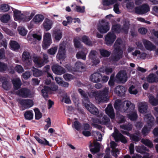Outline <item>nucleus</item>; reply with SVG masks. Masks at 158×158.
Returning a JSON list of instances; mask_svg holds the SVG:
<instances>
[{
    "mask_svg": "<svg viewBox=\"0 0 158 158\" xmlns=\"http://www.w3.org/2000/svg\"><path fill=\"white\" fill-rule=\"evenodd\" d=\"M114 107L116 110L122 112L133 110L135 105L129 101L123 102L121 100H116L114 104Z\"/></svg>",
    "mask_w": 158,
    "mask_h": 158,
    "instance_id": "1",
    "label": "nucleus"
},
{
    "mask_svg": "<svg viewBox=\"0 0 158 158\" xmlns=\"http://www.w3.org/2000/svg\"><path fill=\"white\" fill-rule=\"evenodd\" d=\"M78 91L83 98V104L86 109L91 114L98 115L99 113L98 109L89 102L88 97L84 91L81 89H78Z\"/></svg>",
    "mask_w": 158,
    "mask_h": 158,
    "instance_id": "2",
    "label": "nucleus"
},
{
    "mask_svg": "<svg viewBox=\"0 0 158 158\" xmlns=\"http://www.w3.org/2000/svg\"><path fill=\"white\" fill-rule=\"evenodd\" d=\"M109 88H105L99 92H91L88 94L89 97L91 98L95 97L96 100L99 102H107L109 99L108 94Z\"/></svg>",
    "mask_w": 158,
    "mask_h": 158,
    "instance_id": "3",
    "label": "nucleus"
},
{
    "mask_svg": "<svg viewBox=\"0 0 158 158\" xmlns=\"http://www.w3.org/2000/svg\"><path fill=\"white\" fill-rule=\"evenodd\" d=\"M144 119L147 122L148 127L144 126L142 129V133L143 135L146 136L153 126L154 119L150 114H147L145 116Z\"/></svg>",
    "mask_w": 158,
    "mask_h": 158,
    "instance_id": "4",
    "label": "nucleus"
},
{
    "mask_svg": "<svg viewBox=\"0 0 158 158\" xmlns=\"http://www.w3.org/2000/svg\"><path fill=\"white\" fill-rule=\"evenodd\" d=\"M17 95L23 98H32L34 95V93L29 89L26 88H21L16 93Z\"/></svg>",
    "mask_w": 158,
    "mask_h": 158,
    "instance_id": "5",
    "label": "nucleus"
},
{
    "mask_svg": "<svg viewBox=\"0 0 158 158\" xmlns=\"http://www.w3.org/2000/svg\"><path fill=\"white\" fill-rule=\"evenodd\" d=\"M116 39V36L113 32L110 31L105 36V43L107 45L111 46Z\"/></svg>",
    "mask_w": 158,
    "mask_h": 158,
    "instance_id": "6",
    "label": "nucleus"
},
{
    "mask_svg": "<svg viewBox=\"0 0 158 158\" xmlns=\"http://www.w3.org/2000/svg\"><path fill=\"white\" fill-rule=\"evenodd\" d=\"M98 31L102 33H106L110 29L109 23L107 21L102 20L98 27Z\"/></svg>",
    "mask_w": 158,
    "mask_h": 158,
    "instance_id": "7",
    "label": "nucleus"
},
{
    "mask_svg": "<svg viewBox=\"0 0 158 158\" xmlns=\"http://www.w3.org/2000/svg\"><path fill=\"white\" fill-rule=\"evenodd\" d=\"M112 136L116 141L120 140L122 142L124 143H126L127 142L125 138L115 128L114 132L112 134Z\"/></svg>",
    "mask_w": 158,
    "mask_h": 158,
    "instance_id": "8",
    "label": "nucleus"
},
{
    "mask_svg": "<svg viewBox=\"0 0 158 158\" xmlns=\"http://www.w3.org/2000/svg\"><path fill=\"white\" fill-rule=\"evenodd\" d=\"M150 10V8L147 4H144L141 6L136 7L135 9V11L136 13L142 15L146 13Z\"/></svg>",
    "mask_w": 158,
    "mask_h": 158,
    "instance_id": "9",
    "label": "nucleus"
},
{
    "mask_svg": "<svg viewBox=\"0 0 158 158\" xmlns=\"http://www.w3.org/2000/svg\"><path fill=\"white\" fill-rule=\"evenodd\" d=\"M123 54L122 49H114L112 56V60L114 61H117L122 58Z\"/></svg>",
    "mask_w": 158,
    "mask_h": 158,
    "instance_id": "10",
    "label": "nucleus"
},
{
    "mask_svg": "<svg viewBox=\"0 0 158 158\" xmlns=\"http://www.w3.org/2000/svg\"><path fill=\"white\" fill-rule=\"evenodd\" d=\"M52 69L54 73L58 75H62L66 72L64 68L58 64L53 65L52 67Z\"/></svg>",
    "mask_w": 158,
    "mask_h": 158,
    "instance_id": "11",
    "label": "nucleus"
},
{
    "mask_svg": "<svg viewBox=\"0 0 158 158\" xmlns=\"http://www.w3.org/2000/svg\"><path fill=\"white\" fill-rule=\"evenodd\" d=\"M65 45L64 44H61L57 54V57L60 60H63L66 57Z\"/></svg>",
    "mask_w": 158,
    "mask_h": 158,
    "instance_id": "12",
    "label": "nucleus"
},
{
    "mask_svg": "<svg viewBox=\"0 0 158 158\" xmlns=\"http://www.w3.org/2000/svg\"><path fill=\"white\" fill-rule=\"evenodd\" d=\"M116 78L117 81L122 83H124L127 80V76L126 73L124 71H121L118 72L116 76ZM117 81L116 80H115Z\"/></svg>",
    "mask_w": 158,
    "mask_h": 158,
    "instance_id": "13",
    "label": "nucleus"
},
{
    "mask_svg": "<svg viewBox=\"0 0 158 158\" xmlns=\"http://www.w3.org/2000/svg\"><path fill=\"white\" fill-rule=\"evenodd\" d=\"M139 111L141 113L147 112L148 106V103L145 102H139L138 104Z\"/></svg>",
    "mask_w": 158,
    "mask_h": 158,
    "instance_id": "14",
    "label": "nucleus"
},
{
    "mask_svg": "<svg viewBox=\"0 0 158 158\" xmlns=\"http://www.w3.org/2000/svg\"><path fill=\"white\" fill-rule=\"evenodd\" d=\"M142 42L146 49L150 51H152L156 49V46L154 45L150 41L144 39L143 40Z\"/></svg>",
    "mask_w": 158,
    "mask_h": 158,
    "instance_id": "15",
    "label": "nucleus"
},
{
    "mask_svg": "<svg viewBox=\"0 0 158 158\" xmlns=\"http://www.w3.org/2000/svg\"><path fill=\"white\" fill-rule=\"evenodd\" d=\"M34 15V14L32 13L30 14L28 12H25L22 14L20 20L25 22L28 21L31 19Z\"/></svg>",
    "mask_w": 158,
    "mask_h": 158,
    "instance_id": "16",
    "label": "nucleus"
},
{
    "mask_svg": "<svg viewBox=\"0 0 158 158\" xmlns=\"http://www.w3.org/2000/svg\"><path fill=\"white\" fill-rule=\"evenodd\" d=\"M102 77V75L98 73H94L91 75L90 77L91 81L94 83L99 82Z\"/></svg>",
    "mask_w": 158,
    "mask_h": 158,
    "instance_id": "17",
    "label": "nucleus"
},
{
    "mask_svg": "<svg viewBox=\"0 0 158 158\" xmlns=\"http://www.w3.org/2000/svg\"><path fill=\"white\" fill-rule=\"evenodd\" d=\"M21 104L25 109L29 108L34 105L32 100L29 99H23L21 102Z\"/></svg>",
    "mask_w": 158,
    "mask_h": 158,
    "instance_id": "18",
    "label": "nucleus"
},
{
    "mask_svg": "<svg viewBox=\"0 0 158 158\" xmlns=\"http://www.w3.org/2000/svg\"><path fill=\"white\" fill-rule=\"evenodd\" d=\"M106 113L110 117L113 119L115 117V113L112 105L109 104L105 109Z\"/></svg>",
    "mask_w": 158,
    "mask_h": 158,
    "instance_id": "19",
    "label": "nucleus"
},
{
    "mask_svg": "<svg viewBox=\"0 0 158 158\" xmlns=\"http://www.w3.org/2000/svg\"><path fill=\"white\" fill-rule=\"evenodd\" d=\"M22 58L23 60L28 65L31 64L32 63L31 56L28 52H23L22 56Z\"/></svg>",
    "mask_w": 158,
    "mask_h": 158,
    "instance_id": "20",
    "label": "nucleus"
},
{
    "mask_svg": "<svg viewBox=\"0 0 158 158\" xmlns=\"http://www.w3.org/2000/svg\"><path fill=\"white\" fill-rule=\"evenodd\" d=\"M33 60L35 64L38 67L43 66L45 63L43 59L39 56H34L33 58Z\"/></svg>",
    "mask_w": 158,
    "mask_h": 158,
    "instance_id": "21",
    "label": "nucleus"
},
{
    "mask_svg": "<svg viewBox=\"0 0 158 158\" xmlns=\"http://www.w3.org/2000/svg\"><path fill=\"white\" fill-rule=\"evenodd\" d=\"M126 90V89L123 86L119 85L115 88L114 92L118 95L122 96L124 94Z\"/></svg>",
    "mask_w": 158,
    "mask_h": 158,
    "instance_id": "22",
    "label": "nucleus"
},
{
    "mask_svg": "<svg viewBox=\"0 0 158 158\" xmlns=\"http://www.w3.org/2000/svg\"><path fill=\"white\" fill-rule=\"evenodd\" d=\"M53 35L55 40L58 42L62 37V32L60 30L57 29L53 31Z\"/></svg>",
    "mask_w": 158,
    "mask_h": 158,
    "instance_id": "23",
    "label": "nucleus"
},
{
    "mask_svg": "<svg viewBox=\"0 0 158 158\" xmlns=\"http://www.w3.org/2000/svg\"><path fill=\"white\" fill-rule=\"evenodd\" d=\"M52 21L49 19H47L45 20L43 25L46 31H48L52 28Z\"/></svg>",
    "mask_w": 158,
    "mask_h": 158,
    "instance_id": "24",
    "label": "nucleus"
},
{
    "mask_svg": "<svg viewBox=\"0 0 158 158\" xmlns=\"http://www.w3.org/2000/svg\"><path fill=\"white\" fill-rule=\"evenodd\" d=\"M147 80L150 83H153L158 81V78L154 74H150L147 77Z\"/></svg>",
    "mask_w": 158,
    "mask_h": 158,
    "instance_id": "25",
    "label": "nucleus"
},
{
    "mask_svg": "<svg viewBox=\"0 0 158 158\" xmlns=\"http://www.w3.org/2000/svg\"><path fill=\"white\" fill-rule=\"evenodd\" d=\"M96 122L101 124L108 125H109L110 123V120L107 116H105L103 117L102 120L98 119L96 120Z\"/></svg>",
    "mask_w": 158,
    "mask_h": 158,
    "instance_id": "26",
    "label": "nucleus"
},
{
    "mask_svg": "<svg viewBox=\"0 0 158 158\" xmlns=\"http://www.w3.org/2000/svg\"><path fill=\"white\" fill-rule=\"evenodd\" d=\"M93 144L95 147L93 148H90V151L92 153L94 154L95 153L98 152L99 151L100 145L99 143L95 141L93 142Z\"/></svg>",
    "mask_w": 158,
    "mask_h": 158,
    "instance_id": "27",
    "label": "nucleus"
},
{
    "mask_svg": "<svg viewBox=\"0 0 158 158\" xmlns=\"http://www.w3.org/2000/svg\"><path fill=\"white\" fill-rule=\"evenodd\" d=\"M12 82L15 89H16L20 88L22 84L20 79L18 78L13 80Z\"/></svg>",
    "mask_w": 158,
    "mask_h": 158,
    "instance_id": "28",
    "label": "nucleus"
},
{
    "mask_svg": "<svg viewBox=\"0 0 158 158\" xmlns=\"http://www.w3.org/2000/svg\"><path fill=\"white\" fill-rule=\"evenodd\" d=\"M130 26L129 22L128 20L124 19L123 22V26L122 28L123 32L127 33Z\"/></svg>",
    "mask_w": 158,
    "mask_h": 158,
    "instance_id": "29",
    "label": "nucleus"
},
{
    "mask_svg": "<svg viewBox=\"0 0 158 158\" xmlns=\"http://www.w3.org/2000/svg\"><path fill=\"white\" fill-rule=\"evenodd\" d=\"M149 102L152 106H156L158 105V98H154L153 96L150 95L148 96Z\"/></svg>",
    "mask_w": 158,
    "mask_h": 158,
    "instance_id": "30",
    "label": "nucleus"
},
{
    "mask_svg": "<svg viewBox=\"0 0 158 158\" xmlns=\"http://www.w3.org/2000/svg\"><path fill=\"white\" fill-rule=\"evenodd\" d=\"M41 92L44 98H47L48 97V94L50 92V87L48 86H44V88L41 90Z\"/></svg>",
    "mask_w": 158,
    "mask_h": 158,
    "instance_id": "31",
    "label": "nucleus"
},
{
    "mask_svg": "<svg viewBox=\"0 0 158 158\" xmlns=\"http://www.w3.org/2000/svg\"><path fill=\"white\" fill-rule=\"evenodd\" d=\"M120 131L123 134L126 135L128 136H130L132 140L136 142H138L139 140V139L138 136L135 135H130V134L126 131L123 130H121Z\"/></svg>",
    "mask_w": 158,
    "mask_h": 158,
    "instance_id": "32",
    "label": "nucleus"
},
{
    "mask_svg": "<svg viewBox=\"0 0 158 158\" xmlns=\"http://www.w3.org/2000/svg\"><path fill=\"white\" fill-rule=\"evenodd\" d=\"M34 138L39 143L42 144H43L45 145H48L50 147H51L52 146V144L49 143L48 141L46 139H44L43 140L40 139L38 137L36 136H34Z\"/></svg>",
    "mask_w": 158,
    "mask_h": 158,
    "instance_id": "33",
    "label": "nucleus"
},
{
    "mask_svg": "<svg viewBox=\"0 0 158 158\" xmlns=\"http://www.w3.org/2000/svg\"><path fill=\"white\" fill-rule=\"evenodd\" d=\"M111 31L119 33L121 32H123V31H122V29H121L120 28V25L119 24H116L112 26Z\"/></svg>",
    "mask_w": 158,
    "mask_h": 158,
    "instance_id": "34",
    "label": "nucleus"
},
{
    "mask_svg": "<svg viewBox=\"0 0 158 158\" xmlns=\"http://www.w3.org/2000/svg\"><path fill=\"white\" fill-rule=\"evenodd\" d=\"M43 15H37L33 18V21L36 23L41 22L44 20Z\"/></svg>",
    "mask_w": 158,
    "mask_h": 158,
    "instance_id": "35",
    "label": "nucleus"
},
{
    "mask_svg": "<svg viewBox=\"0 0 158 158\" xmlns=\"http://www.w3.org/2000/svg\"><path fill=\"white\" fill-rule=\"evenodd\" d=\"M122 41L121 39L118 38L115 41L114 46V49H122L121 47L122 45Z\"/></svg>",
    "mask_w": 158,
    "mask_h": 158,
    "instance_id": "36",
    "label": "nucleus"
},
{
    "mask_svg": "<svg viewBox=\"0 0 158 158\" xmlns=\"http://www.w3.org/2000/svg\"><path fill=\"white\" fill-rule=\"evenodd\" d=\"M81 40L82 42L87 45L91 46L92 45L91 41L89 38L86 35L83 36L81 38Z\"/></svg>",
    "mask_w": 158,
    "mask_h": 158,
    "instance_id": "37",
    "label": "nucleus"
},
{
    "mask_svg": "<svg viewBox=\"0 0 158 158\" xmlns=\"http://www.w3.org/2000/svg\"><path fill=\"white\" fill-rule=\"evenodd\" d=\"M10 45L12 49L15 51L19 49L20 48V46L18 43L14 41H11Z\"/></svg>",
    "mask_w": 158,
    "mask_h": 158,
    "instance_id": "38",
    "label": "nucleus"
},
{
    "mask_svg": "<svg viewBox=\"0 0 158 158\" xmlns=\"http://www.w3.org/2000/svg\"><path fill=\"white\" fill-rule=\"evenodd\" d=\"M141 142L143 144L150 148H152L153 147V144L152 142L148 139H142Z\"/></svg>",
    "mask_w": 158,
    "mask_h": 158,
    "instance_id": "39",
    "label": "nucleus"
},
{
    "mask_svg": "<svg viewBox=\"0 0 158 158\" xmlns=\"http://www.w3.org/2000/svg\"><path fill=\"white\" fill-rule=\"evenodd\" d=\"M127 116L128 118L132 121L135 120L138 117L137 112L135 111L128 114Z\"/></svg>",
    "mask_w": 158,
    "mask_h": 158,
    "instance_id": "40",
    "label": "nucleus"
},
{
    "mask_svg": "<svg viewBox=\"0 0 158 158\" xmlns=\"http://www.w3.org/2000/svg\"><path fill=\"white\" fill-rule=\"evenodd\" d=\"M33 114L32 110H28L26 111L24 113L25 118L27 120H31L33 118Z\"/></svg>",
    "mask_w": 158,
    "mask_h": 158,
    "instance_id": "41",
    "label": "nucleus"
},
{
    "mask_svg": "<svg viewBox=\"0 0 158 158\" xmlns=\"http://www.w3.org/2000/svg\"><path fill=\"white\" fill-rule=\"evenodd\" d=\"M22 14L20 11L17 10L14 11V17L15 20H20Z\"/></svg>",
    "mask_w": 158,
    "mask_h": 158,
    "instance_id": "42",
    "label": "nucleus"
},
{
    "mask_svg": "<svg viewBox=\"0 0 158 158\" xmlns=\"http://www.w3.org/2000/svg\"><path fill=\"white\" fill-rule=\"evenodd\" d=\"M22 14L20 11L17 10L14 11V17L15 20H20Z\"/></svg>",
    "mask_w": 158,
    "mask_h": 158,
    "instance_id": "43",
    "label": "nucleus"
},
{
    "mask_svg": "<svg viewBox=\"0 0 158 158\" xmlns=\"http://www.w3.org/2000/svg\"><path fill=\"white\" fill-rule=\"evenodd\" d=\"M33 74L35 77H38L42 75L43 74V72L38 69L33 68L32 69Z\"/></svg>",
    "mask_w": 158,
    "mask_h": 158,
    "instance_id": "44",
    "label": "nucleus"
},
{
    "mask_svg": "<svg viewBox=\"0 0 158 158\" xmlns=\"http://www.w3.org/2000/svg\"><path fill=\"white\" fill-rule=\"evenodd\" d=\"M10 6L7 4H2L0 6V10L2 11L6 12L9 10Z\"/></svg>",
    "mask_w": 158,
    "mask_h": 158,
    "instance_id": "45",
    "label": "nucleus"
},
{
    "mask_svg": "<svg viewBox=\"0 0 158 158\" xmlns=\"http://www.w3.org/2000/svg\"><path fill=\"white\" fill-rule=\"evenodd\" d=\"M86 54L82 51L79 52L76 55V56L77 58L81 59L84 60L86 59Z\"/></svg>",
    "mask_w": 158,
    "mask_h": 158,
    "instance_id": "46",
    "label": "nucleus"
},
{
    "mask_svg": "<svg viewBox=\"0 0 158 158\" xmlns=\"http://www.w3.org/2000/svg\"><path fill=\"white\" fill-rule=\"evenodd\" d=\"M52 43V41L43 40L42 47L44 49H46L49 47Z\"/></svg>",
    "mask_w": 158,
    "mask_h": 158,
    "instance_id": "47",
    "label": "nucleus"
},
{
    "mask_svg": "<svg viewBox=\"0 0 158 158\" xmlns=\"http://www.w3.org/2000/svg\"><path fill=\"white\" fill-rule=\"evenodd\" d=\"M121 1L122 0H118ZM116 0H103L102 4L104 6H108L110 5L113 4Z\"/></svg>",
    "mask_w": 158,
    "mask_h": 158,
    "instance_id": "48",
    "label": "nucleus"
},
{
    "mask_svg": "<svg viewBox=\"0 0 158 158\" xmlns=\"http://www.w3.org/2000/svg\"><path fill=\"white\" fill-rule=\"evenodd\" d=\"M10 19V16L8 14L3 15L1 18V21L4 23H7Z\"/></svg>",
    "mask_w": 158,
    "mask_h": 158,
    "instance_id": "49",
    "label": "nucleus"
},
{
    "mask_svg": "<svg viewBox=\"0 0 158 158\" xmlns=\"http://www.w3.org/2000/svg\"><path fill=\"white\" fill-rule=\"evenodd\" d=\"M57 50V47L55 46L51 48L47 51L48 54L50 55H54L56 53Z\"/></svg>",
    "mask_w": 158,
    "mask_h": 158,
    "instance_id": "50",
    "label": "nucleus"
},
{
    "mask_svg": "<svg viewBox=\"0 0 158 158\" xmlns=\"http://www.w3.org/2000/svg\"><path fill=\"white\" fill-rule=\"evenodd\" d=\"M99 51L101 55L104 57H108L111 53L110 52L104 49H100Z\"/></svg>",
    "mask_w": 158,
    "mask_h": 158,
    "instance_id": "51",
    "label": "nucleus"
},
{
    "mask_svg": "<svg viewBox=\"0 0 158 158\" xmlns=\"http://www.w3.org/2000/svg\"><path fill=\"white\" fill-rule=\"evenodd\" d=\"M18 29L19 34L23 36L25 35L27 33V30L23 27H19Z\"/></svg>",
    "mask_w": 158,
    "mask_h": 158,
    "instance_id": "52",
    "label": "nucleus"
},
{
    "mask_svg": "<svg viewBox=\"0 0 158 158\" xmlns=\"http://www.w3.org/2000/svg\"><path fill=\"white\" fill-rule=\"evenodd\" d=\"M94 134L96 139L98 141H101L102 139V136L100 132L98 131H94Z\"/></svg>",
    "mask_w": 158,
    "mask_h": 158,
    "instance_id": "53",
    "label": "nucleus"
},
{
    "mask_svg": "<svg viewBox=\"0 0 158 158\" xmlns=\"http://www.w3.org/2000/svg\"><path fill=\"white\" fill-rule=\"evenodd\" d=\"M2 88L6 90H8L11 87V84L8 81L4 82L2 84Z\"/></svg>",
    "mask_w": 158,
    "mask_h": 158,
    "instance_id": "54",
    "label": "nucleus"
},
{
    "mask_svg": "<svg viewBox=\"0 0 158 158\" xmlns=\"http://www.w3.org/2000/svg\"><path fill=\"white\" fill-rule=\"evenodd\" d=\"M34 111L35 112V119H39L41 118L42 117V114L38 109L35 108L34 109Z\"/></svg>",
    "mask_w": 158,
    "mask_h": 158,
    "instance_id": "55",
    "label": "nucleus"
},
{
    "mask_svg": "<svg viewBox=\"0 0 158 158\" xmlns=\"http://www.w3.org/2000/svg\"><path fill=\"white\" fill-rule=\"evenodd\" d=\"M43 40L52 41L51 34L49 32L44 33L43 36Z\"/></svg>",
    "mask_w": 158,
    "mask_h": 158,
    "instance_id": "56",
    "label": "nucleus"
},
{
    "mask_svg": "<svg viewBox=\"0 0 158 158\" xmlns=\"http://www.w3.org/2000/svg\"><path fill=\"white\" fill-rule=\"evenodd\" d=\"M97 52L96 51H91L89 55V57L93 60L95 59L96 57Z\"/></svg>",
    "mask_w": 158,
    "mask_h": 158,
    "instance_id": "57",
    "label": "nucleus"
},
{
    "mask_svg": "<svg viewBox=\"0 0 158 158\" xmlns=\"http://www.w3.org/2000/svg\"><path fill=\"white\" fill-rule=\"evenodd\" d=\"M73 127L77 131H79L81 128V125L80 123L77 121L74 122Z\"/></svg>",
    "mask_w": 158,
    "mask_h": 158,
    "instance_id": "58",
    "label": "nucleus"
},
{
    "mask_svg": "<svg viewBox=\"0 0 158 158\" xmlns=\"http://www.w3.org/2000/svg\"><path fill=\"white\" fill-rule=\"evenodd\" d=\"M63 77L64 79L67 81H70L73 78V76L72 75L68 73L64 74Z\"/></svg>",
    "mask_w": 158,
    "mask_h": 158,
    "instance_id": "59",
    "label": "nucleus"
},
{
    "mask_svg": "<svg viewBox=\"0 0 158 158\" xmlns=\"http://www.w3.org/2000/svg\"><path fill=\"white\" fill-rule=\"evenodd\" d=\"M129 91L130 93L131 94H135L138 93L137 90L135 88L133 85H132L129 88Z\"/></svg>",
    "mask_w": 158,
    "mask_h": 158,
    "instance_id": "60",
    "label": "nucleus"
},
{
    "mask_svg": "<svg viewBox=\"0 0 158 158\" xmlns=\"http://www.w3.org/2000/svg\"><path fill=\"white\" fill-rule=\"evenodd\" d=\"M7 69V65L5 63L0 62V71H4L6 70Z\"/></svg>",
    "mask_w": 158,
    "mask_h": 158,
    "instance_id": "61",
    "label": "nucleus"
},
{
    "mask_svg": "<svg viewBox=\"0 0 158 158\" xmlns=\"http://www.w3.org/2000/svg\"><path fill=\"white\" fill-rule=\"evenodd\" d=\"M79 39H75L74 40V46L76 48H79L81 47L80 42Z\"/></svg>",
    "mask_w": 158,
    "mask_h": 158,
    "instance_id": "62",
    "label": "nucleus"
},
{
    "mask_svg": "<svg viewBox=\"0 0 158 158\" xmlns=\"http://www.w3.org/2000/svg\"><path fill=\"white\" fill-rule=\"evenodd\" d=\"M15 70L19 73L23 72L24 69L23 67L20 65H18L15 67Z\"/></svg>",
    "mask_w": 158,
    "mask_h": 158,
    "instance_id": "63",
    "label": "nucleus"
},
{
    "mask_svg": "<svg viewBox=\"0 0 158 158\" xmlns=\"http://www.w3.org/2000/svg\"><path fill=\"white\" fill-rule=\"evenodd\" d=\"M75 66L77 69H79L80 68L81 69L84 68V64L80 61H77L76 63Z\"/></svg>",
    "mask_w": 158,
    "mask_h": 158,
    "instance_id": "64",
    "label": "nucleus"
}]
</instances>
